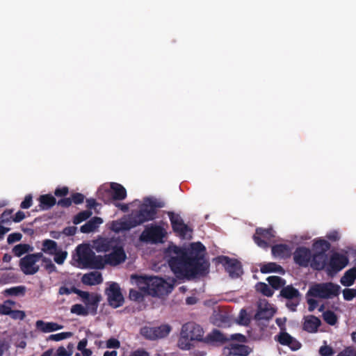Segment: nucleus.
Returning a JSON list of instances; mask_svg holds the SVG:
<instances>
[{
	"label": "nucleus",
	"mask_w": 356,
	"mask_h": 356,
	"mask_svg": "<svg viewBox=\"0 0 356 356\" xmlns=\"http://www.w3.org/2000/svg\"><path fill=\"white\" fill-rule=\"evenodd\" d=\"M77 227L74 226L66 227L63 229L62 233L67 236H74L76 232Z\"/></svg>",
	"instance_id": "61"
},
{
	"label": "nucleus",
	"mask_w": 356,
	"mask_h": 356,
	"mask_svg": "<svg viewBox=\"0 0 356 356\" xmlns=\"http://www.w3.org/2000/svg\"><path fill=\"white\" fill-rule=\"evenodd\" d=\"M207 339L212 342L225 343L228 341L227 337H225L220 331L214 330L211 333L208 334Z\"/></svg>",
	"instance_id": "39"
},
{
	"label": "nucleus",
	"mask_w": 356,
	"mask_h": 356,
	"mask_svg": "<svg viewBox=\"0 0 356 356\" xmlns=\"http://www.w3.org/2000/svg\"><path fill=\"white\" fill-rule=\"evenodd\" d=\"M22 235L21 233H19V232L12 233L8 235V236L7 238V242L9 244H12L13 243L19 241L22 239Z\"/></svg>",
	"instance_id": "57"
},
{
	"label": "nucleus",
	"mask_w": 356,
	"mask_h": 356,
	"mask_svg": "<svg viewBox=\"0 0 356 356\" xmlns=\"http://www.w3.org/2000/svg\"><path fill=\"white\" fill-rule=\"evenodd\" d=\"M348 261L346 255L334 252L330 256L326 270L329 275H334L344 268L348 265Z\"/></svg>",
	"instance_id": "12"
},
{
	"label": "nucleus",
	"mask_w": 356,
	"mask_h": 356,
	"mask_svg": "<svg viewBox=\"0 0 356 356\" xmlns=\"http://www.w3.org/2000/svg\"><path fill=\"white\" fill-rule=\"evenodd\" d=\"M319 353L321 356H332L334 352L332 347L323 346L320 348Z\"/></svg>",
	"instance_id": "56"
},
{
	"label": "nucleus",
	"mask_w": 356,
	"mask_h": 356,
	"mask_svg": "<svg viewBox=\"0 0 356 356\" xmlns=\"http://www.w3.org/2000/svg\"><path fill=\"white\" fill-rule=\"evenodd\" d=\"M164 207V202L154 197H145L138 210L133 211L129 216L134 227L144 222L153 220L156 217L157 209Z\"/></svg>",
	"instance_id": "2"
},
{
	"label": "nucleus",
	"mask_w": 356,
	"mask_h": 356,
	"mask_svg": "<svg viewBox=\"0 0 356 356\" xmlns=\"http://www.w3.org/2000/svg\"><path fill=\"white\" fill-rule=\"evenodd\" d=\"M272 254L280 258H287L291 255V249L286 244H277L271 248Z\"/></svg>",
	"instance_id": "29"
},
{
	"label": "nucleus",
	"mask_w": 356,
	"mask_h": 356,
	"mask_svg": "<svg viewBox=\"0 0 356 356\" xmlns=\"http://www.w3.org/2000/svg\"><path fill=\"white\" fill-rule=\"evenodd\" d=\"M92 215V211L86 210L79 212L73 218V223L74 225H78L81 223V222L86 220L88 218H89Z\"/></svg>",
	"instance_id": "44"
},
{
	"label": "nucleus",
	"mask_w": 356,
	"mask_h": 356,
	"mask_svg": "<svg viewBox=\"0 0 356 356\" xmlns=\"http://www.w3.org/2000/svg\"><path fill=\"white\" fill-rule=\"evenodd\" d=\"M340 286L332 282L316 284L309 288L307 295L324 299L337 296L340 293Z\"/></svg>",
	"instance_id": "4"
},
{
	"label": "nucleus",
	"mask_w": 356,
	"mask_h": 356,
	"mask_svg": "<svg viewBox=\"0 0 356 356\" xmlns=\"http://www.w3.org/2000/svg\"><path fill=\"white\" fill-rule=\"evenodd\" d=\"M217 260L225 267V270L232 278H237L243 274L242 265L237 259L229 258L227 256H220L217 257Z\"/></svg>",
	"instance_id": "11"
},
{
	"label": "nucleus",
	"mask_w": 356,
	"mask_h": 356,
	"mask_svg": "<svg viewBox=\"0 0 356 356\" xmlns=\"http://www.w3.org/2000/svg\"><path fill=\"white\" fill-rule=\"evenodd\" d=\"M277 341L282 345L290 346L294 339L289 333L284 332L279 334Z\"/></svg>",
	"instance_id": "45"
},
{
	"label": "nucleus",
	"mask_w": 356,
	"mask_h": 356,
	"mask_svg": "<svg viewBox=\"0 0 356 356\" xmlns=\"http://www.w3.org/2000/svg\"><path fill=\"white\" fill-rule=\"evenodd\" d=\"M280 296L286 300V307L291 312L297 310L302 298L300 291L291 284L283 287L280 290Z\"/></svg>",
	"instance_id": "7"
},
{
	"label": "nucleus",
	"mask_w": 356,
	"mask_h": 356,
	"mask_svg": "<svg viewBox=\"0 0 356 356\" xmlns=\"http://www.w3.org/2000/svg\"><path fill=\"white\" fill-rule=\"evenodd\" d=\"M226 348L228 350V355L234 356H247L252 352V349L244 344L231 343Z\"/></svg>",
	"instance_id": "22"
},
{
	"label": "nucleus",
	"mask_w": 356,
	"mask_h": 356,
	"mask_svg": "<svg viewBox=\"0 0 356 356\" xmlns=\"http://www.w3.org/2000/svg\"><path fill=\"white\" fill-rule=\"evenodd\" d=\"M330 243L327 241L322 238L315 241L313 244V248L316 252H324V254H326V252L330 250Z\"/></svg>",
	"instance_id": "36"
},
{
	"label": "nucleus",
	"mask_w": 356,
	"mask_h": 356,
	"mask_svg": "<svg viewBox=\"0 0 356 356\" xmlns=\"http://www.w3.org/2000/svg\"><path fill=\"white\" fill-rule=\"evenodd\" d=\"M343 298L346 300H352L356 296V289H345L343 291Z\"/></svg>",
	"instance_id": "52"
},
{
	"label": "nucleus",
	"mask_w": 356,
	"mask_h": 356,
	"mask_svg": "<svg viewBox=\"0 0 356 356\" xmlns=\"http://www.w3.org/2000/svg\"><path fill=\"white\" fill-rule=\"evenodd\" d=\"M33 249V247H31L29 244L20 243V244L16 245L13 248V252L14 253V254L16 257H19L22 255H23L24 254L27 253L30 251H32Z\"/></svg>",
	"instance_id": "40"
},
{
	"label": "nucleus",
	"mask_w": 356,
	"mask_h": 356,
	"mask_svg": "<svg viewBox=\"0 0 356 356\" xmlns=\"http://www.w3.org/2000/svg\"><path fill=\"white\" fill-rule=\"evenodd\" d=\"M204 334L203 329L194 322H188L182 325L181 335L191 341H200Z\"/></svg>",
	"instance_id": "14"
},
{
	"label": "nucleus",
	"mask_w": 356,
	"mask_h": 356,
	"mask_svg": "<svg viewBox=\"0 0 356 356\" xmlns=\"http://www.w3.org/2000/svg\"><path fill=\"white\" fill-rule=\"evenodd\" d=\"M84 293H86V296L80 298L86 305V308L88 311H90L92 314H95L97 313L99 303L102 300L101 295L98 293H90L88 291H84Z\"/></svg>",
	"instance_id": "19"
},
{
	"label": "nucleus",
	"mask_w": 356,
	"mask_h": 356,
	"mask_svg": "<svg viewBox=\"0 0 356 356\" xmlns=\"http://www.w3.org/2000/svg\"><path fill=\"white\" fill-rule=\"evenodd\" d=\"M120 343L119 340L115 338H110L106 341V348H119Z\"/></svg>",
	"instance_id": "60"
},
{
	"label": "nucleus",
	"mask_w": 356,
	"mask_h": 356,
	"mask_svg": "<svg viewBox=\"0 0 356 356\" xmlns=\"http://www.w3.org/2000/svg\"><path fill=\"white\" fill-rule=\"evenodd\" d=\"M205 252L204 245L201 242H196L191 243L188 250L170 244L164 254L177 277L190 280L208 273L209 263L205 259Z\"/></svg>",
	"instance_id": "1"
},
{
	"label": "nucleus",
	"mask_w": 356,
	"mask_h": 356,
	"mask_svg": "<svg viewBox=\"0 0 356 356\" xmlns=\"http://www.w3.org/2000/svg\"><path fill=\"white\" fill-rule=\"evenodd\" d=\"M12 309L8 306L4 301L3 304H0V315H9Z\"/></svg>",
	"instance_id": "62"
},
{
	"label": "nucleus",
	"mask_w": 356,
	"mask_h": 356,
	"mask_svg": "<svg viewBox=\"0 0 356 356\" xmlns=\"http://www.w3.org/2000/svg\"><path fill=\"white\" fill-rule=\"evenodd\" d=\"M129 356H149V353L145 350L140 348L131 352Z\"/></svg>",
	"instance_id": "64"
},
{
	"label": "nucleus",
	"mask_w": 356,
	"mask_h": 356,
	"mask_svg": "<svg viewBox=\"0 0 356 356\" xmlns=\"http://www.w3.org/2000/svg\"><path fill=\"white\" fill-rule=\"evenodd\" d=\"M293 261L300 267L307 268L312 259L311 250L305 246L298 247L293 254Z\"/></svg>",
	"instance_id": "17"
},
{
	"label": "nucleus",
	"mask_w": 356,
	"mask_h": 356,
	"mask_svg": "<svg viewBox=\"0 0 356 356\" xmlns=\"http://www.w3.org/2000/svg\"><path fill=\"white\" fill-rule=\"evenodd\" d=\"M171 331V327L168 324L158 327L144 326L140 328V334L146 339L154 341L167 337Z\"/></svg>",
	"instance_id": "9"
},
{
	"label": "nucleus",
	"mask_w": 356,
	"mask_h": 356,
	"mask_svg": "<svg viewBox=\"0 0 356 356\" xmlns=\"http://www.w3.org/2000/svg\"><path fill=\"white\" fill-rule=\"evenodd\" d=\"M54 261L61 265L64 263L65 260L67 257V252L66 251H63L61 249H58L56 251V253H54Z\"/></svg>",
	"instance_id": "47"
},
{
	"label": "nucleus",
	"mask_w": 356,
	"mask_h": 356,
	"mask_svg": "<svg viewBox=\"0 0 356 356\" xmlns=\"http://www.w3.org/2000/svg\"><path fill=\"white\" fill-rule=\"evenodd\" d=\"M172 230L179 237L185 238L188 232H191L192 229L184 223L182 218L179 214L175 213L172 211L168 213Z\"/></svg>",
	"instance_id": "13"
},
{
	"label": "nucleus",
	"mask_w": 356,
	"mask_h": 356,
	"mask_svg": "<svg viewBox=\"0 0 356 356\" xmlns=\"http://www.w3.org/2000/svg\"><path fill=\"white\" fill-rule=\"evenodd\" d=\"M255 289L266 297H272L274 293V291L267 284L262 282H259L255 285Z\"/></svg>",
	"instance_id": "37"
},
{
	"label": "nucleus",
	"mask_w": 356,
	"mask_h": 356,
	"mask_svg": "<svg viewBox=\"0 0 356 356\" xmlns=\"http://www.w3.org/2000/svg\"><path fill=\"white\" fill-rule=\"evenodd\" d=\"M12 319L14 320H24L26 317V314L22 310H11L9 315Z\"/></svg>",
	"instance_id": "50"
},
{
	"label": "nucleus",
	"mask_w": 356,
	"mask_h": 356,
	"mask_svg": "<svg viewBox=\"0 0 356 356\" xmlns=\"http://www.w3.org/2000/svg\"><path fill=\"white\" fill-rule=\"evenodd\" d=\"M72 293L78 295L79 297L86 296V293H85L83 291H81L74 286L71 288L62 286L58 289L59 295H70Z\"/></svg>",
	"instance_id": "38"
},
{
	"label": "nucleus",
	"mask_w": 356,
	"mask_h": 356,
	"mask_svg": "<svg viewBox=\"0 0 356 356\" xmlns=\"http://www.w3.org/2000/svg\"><path fill=\"white\" fill-rule=\"evenodd\" d=\"M111 250V253L104 256V265L109 264L115 266L123 263L126 260L127 256L124 250L118 242L115 244V248H112Z\"/></svg>",
	"instance_id": "15"
},
{
	"label": "nucleus",
	"mask_w": 356,
	"mask_h": 356,
	"mask_svg": "<svg viewBox=\"0 0 356 356\" xmlns=\"http://www.w3.org/2000/svg\"><path fill=\"white\" fill-rule=\"evenodd\" d=\"M321 324V322L318 318L310 315L305 318L303 330L310 333L316 332Z\"/></svg>",
	"instance_id": "26"
},
{
	"label": "nucleus",
	"mask_w": 356,
	"mask_h": 356,
	"mask_svg": "<svg viewBox=\"0 0 356 356\" xmlns=\"http://www.w3.org/2000/svg\"><path fill=\"white\" fill-rule=\"evenodd\" d=\"M132 228L134 227L129 216L120 221H113L111 226V229L116 233L121 231H129Z\"/></svg>",
	"instance_id": "27"
},
{
	"label": "nucleus",
	"mask_w": 356,
	"mask_h": 356,
	"mask_svg": "<svg viewBox=\"0 0 356 356\" xmlns=\"http://www.w3.org/2000/svg\"><path fill=\"white\" fill-rule=\"evenodd\" d=\"M227 339H228V341L234 340V341H237L241 343H245L247 341L246 337L240 333L231 334L229 337H227Z\"/></svg>",
	"instance_id": "58"
},
{
	"label": "nucleus",
	"mask_w": 356,
	"mask_h": 356,
	"mask_svg": "<svg viewBox=\"0 0 356 356\" xmlns=\"http://www.w3.org/2000/svg\"><path fill=\"white\" fill-rule=\"evenodd\" d=\"M356 280V267L348 270L341 277L340 282L343 286H350L354 284Z\"/></svg>",
	"instance_id": "32"
},
{
	"label": "nucleus",
	"mask_w": 356,
	"mask_h": 356,
	"mask_svg": "<svg viewBox=\"0 0 356 356\" xmlns=\"http://www.w3.org/2000/svg\"><path fill=\"white\" fill-rule=\"evenodd\" d=\"M323 318L326 323L330 325H334L337 322V316L336 314L331 310L324 312L323 313Z\"/></svg>",
	"instance_id": "43"
},
{
	"label": "nucleus",
	"mask_w": 356,
	"mask_h": 356,
	"mask_svg": "<svg viewBox=\"0 0 356 356\" xmlns=\"http://www.w3.org/2000/svg\"><path fill=\"white\" fill-rule=\"evenodd\" d=\"M102 222L103 220L100 217H93L84 225L81 226L80 231L84 234L92 232L95 231Z\"/></svg>",
	"instance_id": "28"
},
{
	"label": "nucleus",
	"mask_w": 356,
	"mask_h": 356,
	"mask_svg": "<svg viewBox=\"0 0 356 356\" xmlns=\"http://www.w3.org/2000/svg\"><path fill=\"white\" fill-rule=\"evenodd\" d=\"M273 316V312L267 308H259L255 314L256 320H268Z\"/></svg>",
	"instance_id": "42"
},
{
	"label": "nucleus",
	"mask_w": 356,
	"mask_h": 356,
	"mask_svg": "<svg viewBox=\"0 0 356 356\" xmlns=\"http://www.w3.org/2000/svg\"><path fill=\"white\" fill-rule=\"evenodd\" d=\"M84 195L80 193H74L71 195V197H64L58 200L57 205L62 208H68L72 203L80 204L83 202Z\"/></svg>",
	"instance_id": "23"
},
{
	"label": "nucleus",
	"mask_w": 356,
	"mask_h": 356,
	"mask_svg": "<svg viewBox=\"0 0 356 356\" xmlns=\"http://www.w3.org/2000/svg\"><path fill=\"white\" fill-rule=\"evenodd\" d=\"M190 339L184 338L180 334V338L178 341V346L181 349L188 350L191 348Z\"/></svg>",
	"instance_id": "53"
},
{
	"label": "nucleus",
	"mask_w": 356,
	"mask_h": 356,
	"mask_svg": "<svg viewBox=\"0 0 356 356\" xmlns=\"http://www.w3.org/2000/svg\"><path fill=\"white\" fill-rule=\"evenodd\" d=\"M104 193H107L110 196V200L115 201H122L127 197L126 188L122 184L116 182H111L110 184L109 188L104 189L101 188L98 190V197L104 202H106V200L104 197Z\"/></svg>",
	"instance_id": "8"
},
{
	"label": "nucleus",
	"mask_w": 356,
	"mask_h": 356,
	"mask_svg": "<svg viewBox=\"0 0 356 356\" xmlns=\"http://www.w3.org/2000/svg\"><path fill=\"white\" fill-rule=\"evenodd\" d=\"M33 203V197L31 194L25 196L24 200L21 202L20 207L23 209H29L31 207Z\"/></svg>",
	"instance_id": "55"
},
{
	"label": "nucleus",
	"mask_w": 356,
	"mask_h": 356,
	"mask_svg": "<svg viewBox=\"0 0 356 356\" xmlns=\"http://www.w3.org/2000/svg\"><path fill=\"white\" fill-rule=\"evenodd\" d=\"M76 261L81 268L102 269L104 268V257L96 255L88 244L79 245L76 248Z\"/></svg>",
	"instance_id": "3"
},
{
	"label": "nucleus",
	"mask_w": 356,
	"mask_h": 356,
	"mask_svg": "<svg viewBox=\"0 0 356 356\" xmlns=\"http://www.w3.org/2000/svg\"><path fill=\"white\" fill-rule=\"evenodd\" d=\"M72 336V333L70 332H60L58 334H51L48 339L51 341H59Z\"/></svg>",
	"instance_id": "48"
},
{
	"label": "nucleus",
	"mask_w": 356,
	"mask_h": 356,
	"mask_svg": "<svg viewBox=\"0 0 356 356\" xmlns=\"http://www.w3.org/2000/svg\"><path fill=\"white\" fill-rule=\"evenodd\" d=\"M165 236L166 231L162 226L150 224L145 227L139 238L143 242L157 244L163 243Z\"/></svg>",
	"instance_id": "5"
},
{
	"label": "nucleus",
	"mask_w": 356,
	"mask_h": 356,
	"mask_svg": "<svg viewBox=\"0 0 356 356\" xmlns=\"http://www.w3.org/2000/svg\"><path fill=\"white\" fill-rule=\"evenodd\" d=\"M30 254H26L22 257L19 261V267L24 274L26 275H34L39 271L40 267L36 264Z\"/></svg>",
	"instance_id": "18"
},
{
	"label": "nucleus",
	"mask_w": 356,
	"mask_h": 356,
	"mask_svg": "<svg viewBox=\"0 0 356 356\" xmlns=\"http://www.w3.org/2000/svg\"><path fill=\"white\" fill-rule=\"evenodd\" d=\"M355 350L352 348L348 347L341 351L337 356H355Z\"/></svg>",
	"instance_id": "63"
},
{
	"label": "nucleus",
	"mask_w": 356,
	"mask_h": 356,
	"mask_svg": "<svg viewBox=\"0 0 356 356\" xmlns=\"http://www.w3.org/2000/svg\"><path fill=\"white\" fill-rule=\"evenodd\" d=\"M129 296V298L134 301H139L143 298L142 293L136 289H130Z\"/></svg>",
	"instance_id": "59"
},
{
	"label": "nucleus",
	"mask_w": 356,
	"mask_h": 356,
	"mask_svg": "<svg viewBox=\"0 0 356 356\" xmlns=\"http://www.w3.org/2000/svg\"><path fill=\"white\" fill-rule=\"evenodd\" d=\"M40 211H47L52 208L55 204H57L56 199L51 194L41 195L38 199Z\"/></svg>",
	"instance_id": "24"
},
{
	"label": "nucleus",
	"mask_w": 356,
	"mask_h": 356,
	"mask_svg": "<svg viewBox=\"0 0 356 356\" xmlns=\"http://www.w3.org/2000/svg\"><path fill=\"white\" fill-rule=\"evenodd\" d=\"M260 271L261 273H279L282 275L285 273L284 268L275 262H268L261 266Z\"/></svg>",
	"instance_id": "31"
},
{
	"label": "nucleus",
	"mask_w": 356,
	"mask_h": 356,
	"mask_svg": "<svg viewBox=\"0 0 356 356\" xmlns=\"http://www.w3.org/2000/svg\"><path fill=\"white\" fill-rule=\"evenodd\" d=\"M250 322V318L248 317V314L245 309H242L240 311L238 316V323L243 325H248Z\"/></svg>",
	"instance_id": "49"
},
{
	"label": "nucleus",
	"mask_w": 356,
	"mask_h": 356,
	"mask_svg": "<svg viewBox=\"0 0 356 356\" xmlns=\"http://www.w3.org/2000/svg\"><path fill=\"white\" fill-rule=\"evenodd\" d=\"M69 193V188L67 186L57 187L54 191L55 196L58 197H66Z\"/></svg>",
	"instance_id": "51"
},
{
	"label": "nucleus",
	"mask_w": 356,
	"mask_h": 356,
	"mask_svg": "<svg viewBox=\"0 0 356 356\" xmlns=\"http://www.w3.org/2000/svg\"><path fill=\"white\" fill-rule=\"evenodd\" d=\"M229 321V316L225 314L218 313L213 316V323L218 327L225 326Z\"/></svg>",
	"instance_id": "41"
},
{
	"label": "nucleus",
	"mask_w": 356,
	"mask_h": 356,
	"mask_svg": "<svg viewBox=\"0 0 356 356\" xmlns=\"http://www.w3.org/2000/svg\"><path fill=\"white\" fill-rule=\"evenodd\" d=\"M58 244L55 241L45 239L42 243V251L49 255H53L58 250Z\"/></svg>",
	"instance_id": "35"
},
{
	"label": "nucleus",
	"mask_w": 356,
	"mask_h": 356,
	"mask_svg": "<svg viewBox=\"0 0 356 356\" xmlns=\"http://www.w3.org/2000/svg\"><path fill=\"white\" fill-rule=\"evenodd\" d=\"M266 280L273 291L282 289L286 284V280L279 276H269L266 278Z\"/></svg>",
	"instance_id": "34"
},
{
	"label": "nucleus",
	"mask_w": 356,
	"mask_h": 356,
	"mask_svg": "<svg viewBox=\"0 0 356 356\" xmlns=\"http://www.w3.org/2000/svg\"><path fill=\"white\" fill-rule=\"evenodd\" d=\"M117 243L113 238H99L93 241V248L97 252H106L115 248Z\"/></svg>",
	"instance_id": "20"
},
{
	"label": "nucleus",
	"mask_w": 356,
	"mask_h": 356,
	"mask_svg": "<svg viewBox=\"0 0 356 356\" xmlns=\"http://www.w3.org/2000/svg\"><path fill=\"white\" fill-rule=\"evenodd\" d=\"M36 327L43 332H51L63 328V326L56 323H45L43 321H36Z\"/></svg>",
	"instance_id": "30"
},
{
	"label": "nucleus",
	"mask_w": 356,
	"mask_h": 356,
	"mask_svg": "<svg viewBox=\"0 0 356 356\" xmlns=\"http://www.w3.org/2000/svg\"><path fill=\"white\" fill-rule=\"evenodd\" d=\"M273 237V230L271 228L259 227L256 229L255 234L253 235V240L259 247L266 249L268 248L269 241Z\"/></svg>",
	"instance_id": "16"
},
{
	"label": "nucleus",
	"mask_w": 356,
	"mask_h": 356,
	"mask_svg": "<svg viewBox=\"0 0 356 356\" xmlns=\"http://www.w3.org/2000/svg\"><path fill=\"white\" fill-rule=\"evenodd\" d=\"M70 312L71 313L79 316H87L88 314V309L80 304H75L72 305Z\"/></svg>",
	"instance_id": "46"
},
{
	"label": "nucleus",
	"mask_w": 356,
	"mask_h": 356,
	"mask_svg": "<svg viewBox=\"0 0 356 356\" xmlns=\"http://www.w3.org/2000/svg\"><path fill=\"white\" fill-rule=\"evenodd\" d=\"M81 282L85 285H97L103 282V277L101 273L94 271L84 274L81 278Z\"/></svg>",
	"instance_id": "25"
},
{
	"label": "nucleus",
	"mask_w": 356,
	"mask_h": 356,
	"mask_svg": "<svg viewBox=\"0 0 356 356\" xmlns=\"http://www.w3.org/2000/svg\"><path fill=\"white\" fill-rule=\"evenodd\" d=\"M13 211V209H6L1 214L0 224L6 223L10 221Z\"/></svg>",
	"instance_id": "54"
},
{
	"label": "nucleus",
	"mask_w": 356,
	"mask_h": 356,
	"mask_svg": "<svg viewBox=\"0 0 356 356\" xmlns=\"http://www.w3.org/2000/svg\"><path fill=\"white\" fill-rule=\"evenodd\" d=\"M108 305L113 308L121 307L124 302L123 295L121 292L119 284L116 282H111L105 290Z\"/></svg>",
	"instance_id": "10"
},
{
	"label": "nucleus",
	"mask_w": 356,
	"mask_h": 356,
	"mask_svg": "<svg viewBox=\"0 0 356 356\" xmlns=\"http://www.w3.org/2000/svg\"><path fill=\"white\" fill-rule=\"evenodd\" d=\"M146 285L147 293L155 297H161L168 293L167 282L158 277H141Z\"/></svg>",
	"instance_id": "6"
},
{
	"label": "nucleus",
	"mask_w": 356,
	"mask_h": 356,
	"mask_svg": "<svg viewBox=\"0 0 356 356\" xmlns=\"http://www.w3.org/2000/svg\"><path fill=\"white\" fill-rule=\"evenodd\" d=\"M327 256L324 252H316L312 254L309 266L316 270H321L325 268L327 264Z\"/></svg>",
	"instance_id": "21"
},
{
	"label": "nucleus",
	"mask_w": 356,
	"mask_h": 356,
	"mask_svg": "<svg viewBox=\"0 0 356 356\" xmlns=\"http://www.w3.org/2000/svg\"><path fill=\"white\" fill-rule=\"evenodd\" d=\"M26 286L23 285L13 286L6 289L3 291L2 294L4 296H24L26 293Z\"/></svg>",
	"instance_id": "33"
}]
</instances>
